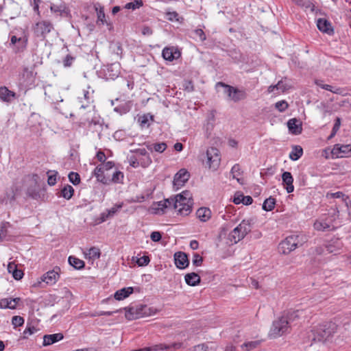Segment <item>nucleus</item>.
I'll list each match as a JSON object with an SVG mask.
<instances>
[{
  "mask_svg": "<svg viewBox=\"0 0 351 351\" xmlns=\"http://www.w3.org/2000/svg\"><path fill=\"white\" fill-rule=\"evenodd\" d=\"M337 325L332 322L319 324L311 330L309 337L312 338L313 341L324 343L328 341L337 332Z\"/></svg>",
  "mask_w": 351,
  "mask_h": 351,
  "instance_id": "obj_1",
  "label": "nucleus"
},
{
  "mask_svg": "<svg viewBox=\"0 0 351 351\" xmlns=\"http://www.w3.org/2000/svg\"><path fill=\"white\" fill-rule=\"evenodd\" d=\"M174 200V209L178 213L186 216L191 212L192 197L189 191H184L182 193L173 197Z\"/></svg>",
  "mask_w": 351,
  "mask_h": 351,
  "instance_id": "obj_2",
  "label": "nucleus"
},
{
  "mask_svg": "<svg viewBox=\"0 0 351 351\" xmlns=\"http://www.w3.org/2000/svg\"><path fill=\"white\" fill-rule=\"evenodd\" d=\"M308 239L304 234H292L287 237L279 245V250L285 254H289L298 246H302Z\"/></svg>",
  "mask_w": 351,
  "mask_h": 351,
  "instance_id": "obj_3",
  "label": "nucleus"
},
{
  "mask_svg": "<svg viewBox=\"0 0 351 351\" xmlns=\"http://www.w3.org/2000/svg\"><path fill=\"white\" fill-rule=\"evenodd\" d=\"M253 220L243 219L230 234V239L234 243L243 239L252 230Z\"/></svg>",
  "mask_w": 351,
  "mask_h": 351,
  "instance_id": "obj_4",
  "label": "nucleus"
},
{
  "mask_svg": "<svg viewBox=\"0 0 351 351\" xmlns=\"http://www.w3.org/2000/svg\"><path fill=\"white\" fill-rule=\"evenodd\" d=\"M45 186L40 184L39 176L37 174H33L27 189V195L34 199H39L45 196Z\"/></svg>",
  "mask_w": 351,
  "mask_h": 351,
  "instance_id": "obj_5",
  "label": "nucleus"
},
{
  "mask_svg": "<svg viewBox=\"0 0 351 351\" xmlns=\"http://www.w3.org/2000/svg\"><path fill=\"white\" fill-rule=\"evenodd\" d=\"M291 328L288 325L287 320L282 315L273 322L269 331V336L272 338L281 337L285 334L289 333Z\"/></svg>",
  "mask_w": 351,
  "mask_h": 351,
  "instance_id": "obj_6",
  "label": "nucleus"
},
{
  "mask_svg": "<svg viewBox=\"0 0 351 351\" xmlns=\"http://www.w3.org/2000/svg\"><path fill=\"white\" fill-rule=\"evenodd\" d=\"M156 310L148 307L147 305L141 304L136 306H132L126 311L125 317L129 320L136 319L140 317H146L154 314Z\"/></svg>",
  "mask_w": 351,
  "mask_h": 351,
  "instance_id": "obj_7",
  "label": "nucleus"
},
{
  "mask_svg": "<svg viewBox=\"0 0 351 351\" xmlns=\"http://www.w3.org/2000/svg\"><path fill=\"white\" fill-rule=\"evenodd\" d=\"M217 86H222L224 88V93L227 95L230 99L234 102L243 100L247 97V94L245 90L226 84L223 82H218Z\"/></svg>",
  "mask_w": 351,
  "mask_h": 351,
  "instance_id": "obj_8",
  "label": "nucleus"
},
{
  "mask_svg": "<svg viewBox=\"0 0 351 351\" xmlns=\"http://www.w3.org/2000/svg\"><path fill=\"white\" fill-rule=\"evenodd\" d=\"M205 158L206 165L210 169L215 171L218 169L221 162L219 151L215 147H210L207 149Z\"/></svg>",
  "mask_w": 351,
  "mask_h": 351,
  "instance_id": "obj_9",
  "label": "nucleus"
},
{
  "mask_svg": "<svg viewBox=\"0 0 351 351\" xmlns=\"http://www.w3.org/2000/svg\"><path fill=\"white\" fill-rule=\"evenodd\" d=\"M34 66L24 67L20 75V82L25 87H30L34 85L36 73L34 71Z\"/></svg>",
  "mask_w": 351,
  "mask_h": 351,
  "instance_id": "obj_10",
  "label": "nucleus"
},
{
  "mask_svg": "<svg viewBox=\"0 0 351 351\" xmlns=\"http://www.w3.org/2000/svg\"><path fill=\"white\" fill-rule=\"evenodd\" d=\"M53 29V26L51 22L43 21L36 23L33 29L36 36L45 38Z\"/></svg>",
  "mask_w": 351,
  "mask_h": 351,
  "instance_id": "obj_11",
  "label": "nucleus"
},
{
  "mask_svg": "<svg viewBox=\"0 0 351 351\" xmlns=\"http://www.w3.org/2000/svg\"><path fill=\"white\" fill-rule=\"evenodd\" d=\"M182 346V343H173L171 344L160 343L156 344L150 347H145L134 351H159V350H167V351H176L180 348Z\"/></svg>",
  "mask_w": 351,
  "mask_h": 351,
  "instance_id": "obj_12",
  "label": "nucleus"
},
{
  "mask_svg": "<svg viewBox=\"0 0 351 351\" xmlns=\"http://www.w3.org/2000/svg\"><path fill=\"white\" fill-rule=\"evenodd\" d=\"M331 153L336 158L350 157L351 156V145L336 144Z\"/></svg>",
  "mask_w": 351,
  "mask_h": 351,
  "instance_id": "obj_13",
  "label": "nucleus"
},
{
  "mask_svg": "<svg viewBox=\"0 0 351 351\" xmlns=\"http://www.w3.org/2000/svg\"><path fill=\"white\" fill-rule=\"evenodd\" d=\"M60 268L59 267H55L52 270L45 273L41 278L43 282H45L49 285H54L60 278L59 272Z\"/></svg>",
  "mask_w": 351,
  "mask_h": 351,
  "instance_id": "obj_14",
  "label": "nucleus"
},
{
  "mask_svg": "<svg viewBox=\"0 0 351 351\" xmlns=\"http://www.w3.org/2000/svg\"><path fill=\"white\" fill-rule=\"evenodd\" d=\"M190 177L189 173L184 169H180L174 176L173 185L179 189L182 186Z\"/></svg>",
  "mask_w": 351,
  "mask_h": 351,
  "instance_id": "obj_15",
  "label": "nucleus"
},
{
  "mask_svg": "<svg viewBox=\"0 0 351 351\" xmlns=\"http://www.w3.org/2000/svg\"><path fill=\"white\" fill-rule=\"evenodd\" d=\"M175 265L179 269H185L189 265V261L186 253L182 252H176L174 254Z\"/></svg>",
  "mask_w": 351,
  "mask_h": 351,
  "instance_id": "obj_16",
  "label": "nucleus"
},
{
  "mask_svg": "<svg viewBox=\"0 0 351 351\" xmlns=\"http://www.w3.org/2000/svg\"><path fill=\"white\" fill-rule=\"evenodd\" d=\"M162 56L165 60L173 61V60L178 59L181 56V53L176 47H165L162 50Z\"/></svg>",
  "mask_w": 351,
  "mask_h": 351,
  "instance_id": "obj_17",
  "label": "nucleus"
},
{
  "mask_svg": "<svg viewBox=\"0 0 351 351\" xmlns=\"http://www.w3.org/2000/svg\"><path fill=\"white\" fill-rule=\"evenodd\" d=\"M287 127L293 134H300L302 133V122L295 118L291 119L287 122Z\"/></svg>",
  "mask_w": 351,
  "mask_h": 351,
  "instance_id": "obj_18",
  "label": "nucleus"
},
{
  "mask_svg": "<svg viewBox=\"0 0 351 351\" xmlns=\"http://www.w3.org/2000/svg\"><path fill=\"white\" fill-rule=\"evenodd\" d=\"M64 335L62 333H55L51 335H45L43 336V346H48L63 339Z\"/></svg>",
  "mask_w": 351,
  "mask_h": 351,
  "instance_id": "obj_19",
  "label": "nucleus"
},
{
  "mask_svg": "<svg viewBox=\"0 0 351 351\" xmlns=\"http://www.w3.org/2000/svg\"><path fill=\"white\" fill-rule=\"evenodd\" d=\"M282 184L285 186L288 193H292L294 190L293 184V178L291 173L289 171H285L282 175Z\"/></svg>",
  "mask_w": 351,
  "mask_h": 351,
  "instance_id": "obj_20",
  "label": "nucleus"
},
{
  "mask_svg": "<svg viewBox=\"0 0 351 351\" xmlns=\"http://www.w3.org/2000/svg\"><path fill=\"white\" fill-rule=\"evenodd\" d=\"M95 8L97 15V24L99 25L106 24L108 27V29L111 30L113 28V26L112 23H108L106 20V15L104 13V8L99 6V8H98L96 5H95Z\"/></svg>",
  "mask_w": 351,
  "mask_h": 351,
  "instance_id": "obj_21",
  "label": "nucleus"
},
{
  "mask_svg": "<svg viewBox=\"0 0 351 351\" xmlns=\"http://www.w3.org/2000/svg\"><path fill=\"white\" fill-rule=\"evenodd\" d=\"M317 26L319 30L324 33H327L329 35L332 34L334 32L331 23L326 19H319L317 21Z\"/></svg>",
  "mask_w": 351,
  "mask_h": 351,
  "instance_id": "obj_22",
  "label": "nucleus"
},
{
  "mask_svg": "<svg viewBox=\"0 0 351 351\" xmlns=\"http://www.w3.org/2000/svg\"><path fill=\"white\" fill-rule=\"evenodd\" d=\"M302 313V310H296L289 311L286 315H283L282 316L285 317V319L287 320L288 325H289L290 328H291L293 323L300 318Z\"/></svg>",
  "mask_w": 351,
  "mask_h": 351,
  "instance_id": "obj_23",
  "label": "nucleus"
},
{
  "mask_svg": "<svg viewBox=\"0 0 351 351\" xmlns=\"http://www.w3.org/2000/svg\"><path fill=\"white\" fill-rule=\"evenodd\" d=\"M157 204L158 207L155 208V213L159 214V210L162 211V213H164V210L171 205L174 207V200L173 197H171L168 199H165L163 201H160L156 203Z\"/></svg>",
  "mask_w": 351,
  "mask_h": 351,
  "instance_id": "obj_24",
  "label": "nucleus"
},
{
  "mask_svg": "<svg viewBox=\"0 0 351 351\" xmlns=\"http://www.w3.org/2000/svg\"><path fill=\"white\" fill-rule=\"evenodd\" d=\"M16 96V93L5 86L0 87V98L5 102H10Z\"/></svg>",
  "mask_w": 351,
  "mask_h": 351,
  "instance_id": "obj_25",
  "label": "nucleus"
},
{
  "mask_svg": "<svg viewBox=\"0 0 351 351\" xmlns=\"http://www.w3.org/2000/svg\"><path fill=\"white\" fill-rule=\"evenodd\" d=\"M186 283L189 286H196L200 283V276L195 272L186 274L184 276Z\"/></svg>",
  "mask_w": 351,
  "mask_h": 351,
  "instance_id": "obj_26",
  "label": "nucleus"
},
{
  "mask_svg": "<svg viewBox=\"0 0 351 351\" xmlns=\"http://www.w3.org/2000/svg\"><path fill=\"white\" fill-rule=\"evenodd\" d=\"M197 217L203 222L207 221L211 217V211L208 208H199L196 212Z\"/></svg>",
  "mask_w": 351,
  "mask_h": 351,
  "instance_id": "obj_27",
  "label": "nucleus"
},
{
  "mask_svg": "<svg viewBox=\"0 0 351 351\" xmlns=\"http://www.w3.org/2000/svg\"><path fill=\"white\" fill-rule=\"evenodd\" d=\"M134 291L133 287H125L123 288L120 290H118L114 293V298L117 300H121L127 297H128L130 294H132Z\"/></svg>",
  "mask_w": 351,
  "mask_h": 351,
  "instance_id": "obj_28",
  "label": "nucleus"
},
{
  "mask_svg": "<svg viewBox=\"0 0 351 351\" xmlns=\"http://www.w3.org/2000/svg\"><path fill=\"white\" fill-rule=\"evenodd\" d=\"M105 75L107 79L114 80L119 75V65L116 64H112L108 66Z\"/></svg>",
  "mask_w": 351,
  "mask_h": 351,
  "instance_id": "obj_29",
  "label": "nucleus"
},
{
  "mask_svg": "<svg viewBox=\"0 0 351 351\" xmlns=\"http://www.w3.org/2000/svg\"><path fill=\"white\" fill-rule=\"evenodd\" d=\"M51 10L55 13H59L60 16H67L69 14V10L64 3L60 5L53 4L51 6Z\"/></svg>",
  "mask_w": 351,
  "mask_h": 351,
  "instance_id": "obj_30",
  "label": "nucleus"
},
{
  "mask_svg": "<svg viewBox=\"0 0 351 351\" xmlns=\"http://www.w3.org/2000/svg\"><path fill=\"white\" fill-rule=\"evenodd\" d=\"M342 247V243L339 240L330 241L326 244L325 247L328 253H337Z\"/></svg>",
  "mask_w": 351,
  "mask_h": 351,
  "instance_id": "obj_31",
  "label": "nucleus"
},
{
  "mask_svg": "<svg viewBox=\"0 0 351 351\" xmlns=\"http://www.w3.org/2000/svg\"><path fill=\"white\" fill-rule=\"evenodd\" d=\"M146 147L147 149L151 152L155 151L156 152L162 153L167 149V144L163 142L158 143H149L146 145Z\"/></svg>",
  "mask_w": 351,
  "mask_h": 351,
  "instance_id": "obj_32",
  "label": "nucleus"
},
{
  "mask_svg": "<svg viewBox=\"0 0 351 351\" xmlns=\"http://www.w3.org/2000/svg\"><path fill=\"white\" fill-rule=\"evenodd\" d=\"M73 188L71 185L66 184L61 189L59 196L62 197L66 199H70L73 195Z\"/></svg>",
  "mask_w": 351,
  "mask_h": 351,
  "instance_id": "obj_33",
  "label": "nucleus"
},
{
  "mask_svg": "<svg viewBox=\"0 0 351 351\" xmlns=\"http://www.w3.org/2000/svg\"><path fill=\"white\" fill-rule=\"evenodd\" d=\"M95 176H96L98 181L105 184H110V179L106 178L103 168L97 167L95 169Z\"/></svg>",
  "mask_w": 351,
  "mask_h": 351,
  "instance_id": "obj_34",
  "label": "nucleus"
},
{
  "mask_svg": "<svg viewBox=\"0 0 351 351\" xmlns=\"http://www.w3.org/2000/svg\"><path fill=\"white\" fill-rule=\"evenodd\" d=\"M68 261L69 265L76 269H83L85 266V263L82 260L73 256L69 257Z\"/></svg>",
  "mask_w": 351,
  "mask_h": 351,
  "instance_id": "obj_35",
  "label": "nucleus"
},
{
  "mask_svg": "<svg viewBox=\"0 0 351 351\" xmlns=\"http://www.w3.org/2000/svg\"><path fill=\"white\" fill-rule=\"evenodd\" d=\"M303 154V149L300 145H295L293 147L291 152L289 154V158L292 160H298Z\"/></svg>",
  "mask_w": 351,
  "mask_h": 351,
  "instance_id": "obj_36",
  "label": "nucleus"
},
{
  "mask_svg": "<svg viewBox=\"0 0 351 351\" xmlns=\"http://www.w3.org/2000/svg\"><path fill=\"white\" fill-rule=\"evenodd\" d=\"M100 250L96 247H90L87 252L85 253L86 258L92 260L97 259L100 257Z\"/></svg>",
  "mask_w": 351,
  "mask_h": 351,
  "instance_id": "obj_37",
  "label": "nucleus"
},
{
  "mask_svg": "<svg viewBox=\"0 0 351 351\" xmlns=\"http://www.w3.org/2000/svg\"><path fill=\"white\" fill-rule=\"evenodd\" d=\"M276 199L272 197L266 199L263 204V209L266 211H271L274 208Z\"/></svg>",
  "mask_w": 351,
  "mask_h": 351,
  "instance_id": "obj_38",
  "label": "nucleus"
},
{
  "mask_svg": "<svg viewBox=\"0 0 351 351\" xmlns=\"http://www.w3.org/2000/svg\"><path fill=\"white\" fill-rule=\"evenodd\" d=\"M277 90H280L281 92L284 93L286 90L291 88V86L287 82V78L284 77L282 80H280L277 84Z\"/></svg>",
  "mask_w": 351,
  "mask_h": 351,
  "instance_id": "obj_39",
  "label": "nucleus"
},
{
  "mask_svg": "<svg viewBox=\"0 0 351 351\" xmlns=\"http://www.w3.org/2000/svg\"><path fill=\"white\" fill-rule=\"evenodd\" d=\"M315 229L319 231L329 230L331 229V225L324 221H317L314 223Z\"/></svg>",
  "mask_w": 351,
  "mask_h": 351,
  "instance_id": "obj_40",
  "label": "nucleus"
},
{
  "mask_svg": "<svg viewBox=\"0 0 351 351\" xmlns=\"http://www.w3.org/2000/svg\"><path fill=\"white\" fill-rule=\"evenodd\" d=\"M143 5V3L142 0H134L132 2L126 3L124 6V8L134 10L142 7Z\"/></svg>",
  "mask_w": 351,
  "mask_h": 351,
  "instance_id": "obj_41",
  "label": "nucleus"
},
{
  "mask_svg": "<svg viewBox=\"0 0 351 351\" xmlns=\"http://www.w3.org/2000/svg\"><path fill=\"white\" fill-rule=\"evenodd\" d=\"M193 38L199 39L200 41H204L206 39V34L202 29H195L192 31Z\"/></svg>",
  "mask_w": 351,
  "mask_h": 351,
  "instance_id": "obj_42",
  "label": "nucleus"
},
{
  "mask_svg": "<svg viewBox=\"0 0 351 351\" xmlns=\"http://www.w3.org/2000/svg\"><path fill=\"white\" fill-rule=\"evenodd\" d=\"M261 343L260 341H254L244 343L241 346L242 349H245L246 351H250L256 347H258Z\"/></svg>",
  "mask_w": 351,
  "mask_h": 351,
  "instance_id": "obj_43",
  "label": "nucleus"
},
{
  "mask_svg": "<svg viewBox=\"0 0 351 351\" xmlns=\"http://www.w3.org/2000/svg\"><path fill=\"white\" fill-rule=\"evenodd\" d=\"M38 330L34 326H32V325L27 326L26 328L25 329V330L23 332L22 338L27 339L29 337V336L34 334Z\"/></svg>",
  "mask_w": 351,
  "mask_h": 351,
  "instance_id": "obj_44",
  "label": "nucleus"
},
{
  "mask_svg": "<svg viewBox=\"0 0 351 351\" xmlns=\"http://www.w3.org/2000/svg\"><path fill=\"white\" fill-rule=\"evenodd\" d=\"M57 174H58V172H56V171H47V176H48L47 183L49 186H53L56 184Z\"/></svg>",
  "mask_w": 351,
  "mask_h": 351,
  "instance_id": "obj_45",
  "label": "nucleus"
},
{
  "mask_svg": "<svg viewBox=\"0 0 351 351\" xmlns=\"http://www.w3.org/2000/svg\"><path fill=\"white\" fill-rule=\"evenodd\" d=\"M123 178V173L121 171H116L113 173L112 178L110 180V182H112L114 183H119L121 182Z\"/></svg>",
  "mask_w": 351,
  "mask_h": 351,
  "instance_id": "obj_46",
  "label": "nucleus"
},
{
  "mask_svg": "<svg viewBox=\"0 0 351 351\" xmlns=\"http://www.w3.org/2000/svg\"><path fill=\"white\" fill-rule=\"evenodd\" d=\"M69 181L74 185H77L80 182V176L77 173L70 172L69 174Z\"/></svg>",
  "mask_w": 351,
  "mask_h": 351,
  "instance_id": "obj_47",
  "label": "nucleus"
},
{
  "mask_svg": "<svg viewBox=\"0 0 351 351\" xmlns=\"http://www.w3.org/2000/svg\"><path fill=\"white\" fill-rule=\"evenodd\" d=\"M24 322V318L19 315L13 316L12 318V324L14 326V328L23 326Z\"/></svg>",
  "mask_w": 351,
  "mask_h": 351,
  "instance_id": "obj_48",
  "label": "nucleus"
},
{
  "mask_svg": "<svg viewBox=\"0 0 351 351\" xmlns=\"http://www.w3.org/2000/svg\"><path fill=\"white\" fill-rule=\"evenodd\" d=\"M231 173L233 178H235L237 180V181H239V178H237V176H240L241 173V169L239 165L236 164L232 167L231 169Z\"/></svg>",
  "mask_w": 351,
  "mask_h": 351,
  "instance_id": "obj_49",
  "label": "nucleus"
},
{
  "mask_svg": "<svg viewBox=\"0 0 351 351\" xmlns=\"http://www.w3.org/2000/svg\"><path fill=\"white\" fill-rule=\"evenodd\" d=\"M299 5L306 9H310L311 12H314L315 8L314 4L310 0H303Z\"/></svg>",
  "mask_w": 351,
  "mask_h": 351,
  "instance_id": "obj_50",
  "label": "nucleus"
},
{
  "mask_svg": "<svg viewBox=\"0 0 351 351\" xmlns=\"http://www.w3.org/2000/svg\"><path fill=\"white\" fill-rule=\"evenodd\" d=\"M288 103L285 100L278 101L275 104L276 108L278 109L280 112L285 111L288 108Z\"/></svg>",
  "mask_w": 351,
  "mask_h": 351,
  "instance_id": "obj_51",
  "label": "nucleus"
},
{
  "mask_svg": "<svg viewBox=\"0 0 351 351\" xmlns=\"http://www.w3.org/2000/svg\"><path fill=\"white\" fill-rule=\"evenodd\" d=\"M0 308L14 309V305L11 304V302H9V298H4L0 300Z\"/></svg>",
  "mask_w": 351,
  "mask_h": 351,
  "instance_id": "obj_52",
  "label": "nucleus"
},
{
  "mask_svg": "<svg viewBox=\"0 0 351 351\" xmlns=\"http://www.w3.org/2000/svg\"><path fill=\"white\" fill-rule=\"evenodd\" d=\"M10 44L15 45L17 42H19L21 45V49H24L26 46L27 40H23L21 38H18L16 36H12L10 39Z\"/></svg>",
  "mask_w": 351,
  "mask_h": 351,
  "instance_id": "obj_53",
  "label": "nucleus"
},
{
  "mask_svg": "<svg viewBox=\"0 0 351 351\" xmlns=\"http://www.w3.org/2000/svg\"><path fill=\"white\" fill-rule=\"evenodd\" d=\"M324 89L330 91L333 93L338 94V95H342L343 92V88H334L332 86L328 85V84H325V86H324Z\"/></svg>",
  "mask_w": 351,
  "mask_h": 351,
  "instance_id": "obj_54",
  "label": "nucleus"
},
{
  "mask_svg": "<svg viewBox=\"0 0 351 351\" xmlns=\"http://www.w3.org/2000/svg\"><path fill=\"white\" fill-rule=\"evenodd\" d=\"M150 259L148 256H143L137 258L136 263L138 266H146L149 264Z\"/></svg>",
  "mask_w": 351,
  "mask_h": 351,
  "instance_id": "obj_55",
  "label": "nucleus"
},
{
  "mask_svg": "<svg viewBox=\"0 0 351 351\" xmlns=\"http://www.w3.org/2000/svg\"><path fill=\"white\" fill-rule=\"evenodd\" d=\"M208 123H207V130L212 129L214 125L215 121V112L213 111L210 112L208 115Z\"/></svg>",
  "mask_w": 351,
  "mask_h": 351,
  "instance_id": "obj_56",
  "label": "nucleus"
},
{
  "mask_svg": "<svg viewBox=\"0 0 351 351\" xmlns=\"http://www.w3.org/2000/svg\"><path fill=\"white\" fill-rule=\"evenodd\" d=\"M203 258L198 254H194L193 264L195 266H200L202 264Z\"/></svg>",
  "mask_w": 351,
  "mask_h": 351,
  "instance_id": "obj_57",
  "label": "nucleus"
},
{
  "mask_svg": "<svg viewBox=\"0 0 351 351\" xmlns=\"http://www.w3.org/2000/svg\"><path fill=\"white\" fill-rule=\"evenodd\" d=\"M75 58L71 55H67L63 60V64L65 67L71 66L74 61Z\"/></svg>",
  "mask_w": 351,
  "mask_h": 351,
  "instance_id": "obj_58",
  "label": "nucleus"
},
{
  "mask_svg": "<svg viewBox=\"0 0 351 351\" xmlns=\"http://www.w3.org/2000/svg\"><path fill=\"white\" fill-rule=\"evenodd\" d=\"M150 238L154 242H158L162 239V234L160 232L154 231L151 233Z\"/></svg>",
  "mask_w": 351,
  "mask_h": 351,
  "instance_id": "obj_59",
  "label": "nucleus"
},
{
  "mask_svg": "<svg viewBox=\"0 0 351 351\" xmlns=\"http://www.w3.org/2000/svg\"><path fill=\"white\" fill-rule=\"evenodd\" d=\"M167 19L171 21H179L178 14L176 12H169L167 13Z\"/></svg>",
  "mask_w": 351,
  "mask_h": 351,
  "instance_id": "obj_60",
  "label": "nucleus"
},
{
  "mask_svg": "<svg viewBox=\"0 0 351 351\" xmlns=\"http://www.w3.org/2000/svg\"><path fill=\"white\" fill-rule=\"evenodd\" d=\"M345 196H346L345 194L341 191L327 193V195H326V197L328 198H342L343 199Z\"/></svg>",
  "mask_w": 351,
  "mask_h": 351,
  "instance_id": "obj_61",
  "label": "nucleus"
},
{
  "mask_svg": "<svg viewBox=\"0 0 351 351\" xmlns=\"http://www.w3.org/2000/svg\"><path fill=\"white\" fill-rule=\"evenodd\" d=\"M152 159L149 156H144L142 159H141V165L143 167H147L152 163Z\"/></svg>",
  "mask_w": 351,
  "mask_h": 351,
  "instance_id": "obj_62",
  "label": "nucleus"
},
{
  "mask_svg": "<svg viewBox=\"0 0 351 351\" xmlns=\"http://www.w3.org/2000/svg\"><path fill=\"white\" fill-rule=\"evenodd\" d=\"M12 274L15 280H21L24 275L23 271L21 269H18L17 268L15 270H14Z\"/></svg>",
  "mask_w": 351,
  "mask_h": 351,
  "instance_id": "obj_63",
  "label": "nucleus"
},
{
  "mask_svg": "<svg viewBox=\"0 0 351 351\" xmlns=\"http://www.w3.org/2000/svg\"><path fill=\"white\" fill-rule=\"evenodd\" d=\"M208 347L204 343L199 344L193 347V351H207Z\"/></svg>",
  "mask_w": 351,
  "mask_h": 351,
  "instance_id": "obj_64",
  "label": "nucleus"
}]
</instances>
